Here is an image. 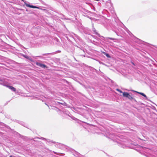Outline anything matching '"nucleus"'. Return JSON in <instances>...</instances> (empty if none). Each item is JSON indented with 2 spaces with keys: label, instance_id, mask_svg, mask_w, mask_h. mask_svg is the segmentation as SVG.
Instances as JSON below:
<instances>
[{
  "label": "nucleus",
  "instance_id": "obj_4",
  "mask_svg": "<svg viewBox=\"0 0 157 157\" xmlns=\"http://www.w3.org/2000/svg\"><path fill=\"white\" fill-rule=\"evenodd\" d=\"M132 91H133V90ZM135 92H136V93H138L141 94V95L145 97L146 98V99L147 98V96L144 93H141V92H137V91H135Z\"/></svg>",
  "mask_w": 157,
  "mask_h": 157
},
{
  "label": "nucleus",
  "instance_id": "obj_3",
  "mask_svg": "<svg viewBox=\"0 0 157 157\" xmlns=\"http://www.w3.org/2000/svg\"><path fill=\"white\" fill-rule=\"evenodd\" d=\"M6 87L9 88L12 91L15 92L16 91V89L12 86H6Z\"/></svg>",
  "mask_w": 157,
  "mask_h": 157
},
{
  "label": "nucleus",
  "instance_id": "obj_11",
  "mask_svg": "<svg viewBox=\"0 0 157 157\" xmlns=\"http://www.w3.org/2000/svg\"><path fill=\"white\" fill-rule=\"evenodd\" d=\"M28 59L29 60H30L32 61H33V59H32L30 58L29 57V58Z\"/></svg>",
  "mask_w": 157,
  "mask_h": 157
},
{
  "label": "nucleus",
  "instance_id": "obj_12",
  "mask_svg": "<svg viewBox=\"0 0 157 157\" xmlns=\"http://www.w3.org/2000/svg\"><path fill=\"white\" fill-rule=\"evenodd\" d=\"M109 38L111 40H112L113 39L112 38Z\"/></svg>",
  "mask_w": 157,
  "mask_h": 157
},
{
  "label": "nucleus",
  "instance_id": "obj_8",
  "mask_svg": "<svg viewBox=\"0 0 157 157\" xmlns=\"http://www.w3.org/2000/svg\"><path fill=\"white\" fill-rule=\"evenodd\" d=\"M104 54H105V55L108 57H110V56H109V54H107V53H104Z\"/></svg>",
  "mask_w": 157,
  "mask_h": 157
},
{
  "label": "nucleus",
  "instance_id": "obj_7",
  "mask_svg": "<svg viewBox=\"0 0 157 157\" xmlns=\"http://www.w3.org/2000/svg\"><path fill=\"white\" fill-rule=\"evenodd\" d=\"M127 98H128L130 100H132L134 99V98L132 97L129 94L128 95V96L127 97Z\"/></svg>",
  "mask_w": 157,
  "mask_h": 157
},
{
  "label": "nucleus",
  "instance_id": "obj_2",
  "mask_svg": "<svg viewBox=\"0 0 157 157\" xmlns=\"http://www.w3.org/2000/svg\"><path fill=\"white\" fill-rule=\"evenodd\" d=\"M24 3L25 5L27 7H29L30 8H39L38 7H37L36 6H34L33 5H29L28 4L26 3V2L24 1Z\"/></svg>",
  "mask_w": 157,
  "mask_h": 157
},
{
  "label": "nucleus",
  "instance_id": "obj_1",
  "mask_svg": "<svg viewBox=\"0 0 157 157\" xmlns=\"http://www.w3.org/2000/svg\"><path fill=\"white\" fill-rule=\"evenodd\" d=\"M36 64L37 66H40L43 68H45L47 67V66L45 64L39 63L38 62L36 63Z\"/></svg>",
  "mask_w": 157,
  "mask_h": 157
},
{
  "label": "nucleus",
  "instance_id": "obj_9",
  "mask_svg": "<svg viewBox=\"0 0 157 157\" xmlns=\"http://www.w3.org/2000/svg\"><path fill=\"white\" fill-rule=\"evenodd\" d=\"M116 90L121 93H123V92L121 90L119 89H117Z\"/></svg>",
  "mask_w": 157,
  "mask_h": 157
},
{
  "label": "nucleus",
  "instance_id": "obj_13",
  "mask_svg": "<svg viewBox=\"0 0 157 157\" xmlns=\"http://www.w3.org/2000/svg\"><path fill=\"white\" fill-rule=\"evenodd\" d=\"M9 157H15L13 156L10 155Z\"/></svg>",
  "mask_w": 157,
  "mask_h": 157
},
{
  "label": "nucleus",
  "instance_id": "obj_5",
  "mask_svg": "<svg viewBox=\"0 0 157 157\" xmlns=\"http://www.w3.org/2000/svg\"><path fill=\"white\" fill-rule=\"evenodd\" d=\"M132 91H133V90ZM135 92H136V93H138L141 94V95L145 97L146 98V99L147 98V96L144 93H141V92H137V91H135Z\"/></svg>",
  "mask_w": 157,
  "mask_h": 157
},
{
  "label": "nucleus",
  "instance_id": "obj_10",
  "mask_svg": "<svg viewBox=\"0 0 157 157\" xmlns=\"http://www.w3.org/2000/svg\"><path fill=\"white\" fill-rule=\"evenodd\" d=\"M24 57H25V58H26L27 59H28L29 58V57L28 56H24Z\"/></svg>",
  "mask_w": 157,
  "mask_h": 157
},
{
  "label": "nucleus",
  "instance_id": "obj_6",
  "mask_svg": "<svg viewBox=\"0 0 157 157\" xmlns=\"http://www.w3.org/2000/svg\"><path fill=\"white\" fill-rule=\"evenodd\" d=\"M129 94L127 92H124L123 93V96L124 97H127Z\"/></svg>",
  "mask_w": 157,
  "mask_h": 157
}]
</instances>
